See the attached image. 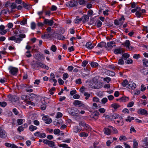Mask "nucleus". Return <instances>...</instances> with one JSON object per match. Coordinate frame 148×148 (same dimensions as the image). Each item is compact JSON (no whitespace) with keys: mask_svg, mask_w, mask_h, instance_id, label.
Masks as SVG:
<instances>
[{"mask_svg":"<svg viewBox=\"0 0 148 148\" xmlns=\"http://www.w3.org/2000/svg\"><path fill=\"white\" fill-rule=\"evenodd\" d=\"M19 37L16 38L15 36H12L8 38V40H14V42L18 43H20L22 40V39L25 37V35L23 34H20L19 35Z\"/></svg>","mask_w":148,"mask_h":148,"instance_id":"obj_1","label":"nucleus"},{"mask_svg":"<svg viewBox=\"0 0 148 148\" xmlns=\"http://www.w3.org/2000/svg\"><path fill=\"white\" fill-rule=\"evenodd\" d=\"M47 30L46 33L44 35L42 36V38H50L53 36L54 34V31L50 27H48L47 29Z\"/></svg>","mask_w":148,"mask_h":148,"instance_id":"obj_2","label":"nucleus"},{"mask_svg":"<svg viewBox=\"0 0 148 148\" xmlns=\"http://www.w3.org/2000/svg\"><path fill=\"white\" fill-rule=\"evenodd\" d=\"M77 4L78 3L77 1L73 0L69 1L66 4V5L68 7V6H69L71 7H75L77 5Z\"/></svg>","mask_w":148,"mask_h":148,"instance_id":"obj_3","label":"nucleus"},{"mask_svg":"<svg viewBox=\"0 0 148 148\" xmlns=\"http://www.w3.org/2000/svg\"><path fill=\"white\" fill-rule=\"evenodd\" d=\"M8 69L11 74L13 75H15L18 71L17 69L11 66L9 67Z\"/></svg>","mask_w":148,"mask_h":148,"instance_id":"obj_4","label":"nucleus"},{"mask_svg":"<svg viewBox=\"0 0 148 148\" xmlns=\"http://www.w3.org/2000/svg\"><path fill=\"white\" fill-rule=\"evenodd\" d=\"M110 116L111 117V120H113L114 119H115L118 118L119 119H121L122 118V117L120 116L116 113L110 114Z\"/></svg>","mask_w":148,"mask_h":148,"instance_id":"obj_5","label":"nucleus"},{"mask_svg":"<svg viewBox=\"0 0 148 148\" xmlns=\"http://www.w3.org/2000/svg\"><path fill=\"white\" fill-rule=\"evenodd\" d=\"M43 23L44 24H48L50 26H51L54 23L53 20H49L47 19H45Z\"/></svg>","mask_w":148,"mask_h":148,"instance_id":"obj_6","label":"nucleus"},{"mask_svg":"<svg viewBox=\"0 0 148 148\" xmlns=\"http://www.w3.org/2000/svg\"><path fill=\"white\" fill-rule=\"evenodd\" d=\"M122 85L123 87H126L127 88H129V86L131 84H130V82H128L127 80V79L124 80L123 82L122 83Z\"/></svg>","mask_w":148,"mask_h":148,"instance_id":"obj_7","label":"nucleus"},{"mask_svg":"<svg viewBox=\"0 0 148 148\" xmlns=\"http://www.w3.org/2000/svg\"><path fill=\"white\" fill-rule=\"evenodd\" d=\"M111 128L108 127V128H104L103 130V131L105 134L109 135L111 133Z\"/></svg>","mask_w":148,"mask_h":148,"instance_id":"obj_8","label":"nucleus"},{"mask_svg":"<svg viewBox=\"0 0 148 148\" xmlns=\"http://www.w3.org/2000/svg\"><path fill=\"white\" fill-rule=\"evenodd\" d=\"M7 134L5 131L3 130L0 129V137L5 138L7 136Z\"/></svg>","mask_w":148,"mask_h":148,"instance_id":"obj_9","label":"nucleus"},{"mask_svg":"<svg viewBox=\"0 0 148 148\" xmlns=\"http://www.w3.org/2000/svg\"><path fill=\"white\" fill-rule=\"evenodd\" d=\"M138 113L141 115H147L148 114L147 111L145 109H140L138 111Z\"/></svg>","mask_w":148,"mask_h":148,"instance_id":"obj_10","label":"nucleus"},{"mask_svg":"<svg viewBox=\"0 0 148 148\" xmlns=\"http://www.w3.org/2000/svg\"><path fill=\"white\" fill-rule=\"evenodd\" d=\"M42 119L45 121V123L47 124H50L52 122L51 119L47 118L46 116L43 117Z\"/></svg>","mask_w":148,"mask_h":148,"instance_id":"obj_11","label":"nucleus"},{"mask_svg":"<svg viewBox=\"0 0 148 148\" xmlns=\"http://www.w3.org/2000/svg\"><path fill=\"white\" fill-rule=\"evenodd\" d=\"M35 58L38 60H40V59L42 58H44L43 55L39 53H37L35 55Z\"/></svg>","mask_w":148,"mask_h":148,"instance_id":"obj_12","label":"nucleus"},{"mask_svg":"<svg viewBox=\"0 0 148 148\" xmlns=\"http://www.w3.org/2000/svg\"><path fill=\"white\" fill-rule=\"evenodd\" d=\"M85 47L88 49H91L94 48V46L92 45V43L89 42H88L86 43V44L85 45Z\"/></svg>","mask_w":148,"mask_h":148,"instance_id":"obj_13","label":"nucleus"},{"mask_svg":"<svg viewBox=\"0 0 148 148\" xmlns=\"http://www.w3.org/2000/svg\"><path fill=\"white\" fill-rule=\"evenodd\" d=\"M115 42L113 41L108 42L107 43V45L109 48H112L113 47L115 46Z\"/></svg>","mask_w":148,"mask_h":148,"instance_id":"obj_14","label":"nucleus"},{"mask_svg":"<svg viewBox=\"0 0 148 148\" xmlns=\"http://www.w3.org/2000/svg\"><path fill=\"white\" fill-rule=\"evenodd\" d=\"M99 115V113L97 111H94L92 113V118L95 119H97Z\"/></svg>","mask_w":148,"mask_h":148,"instance_id":"obj_15","label":"nucleus"},{"mask_svg":"<svg viewBox=\"0 0 148 148\" xmlns=\"http://www.w3.org/2000/svg\"><path fill=\"white\" fill-rule=\"evenodd\" d=\"M130 84H131L129 86V89H134L136 88V85L135 83L132 82L130 81Z\"/></svg>","mask_w":148,"mask_h":148,"instance_id":"obj_16","label":"nucleus"},{"mask_svg":"<svg viewBox=\"0 0 148 148\" xmlns=\"http://www.w3.org/2000/svg\"><path fill=\"white\" fill-rule=\"evenodd\" d=\"M73 104L75 106L78 105L80 106H82V102L81 101L79 100H75L73 103Z\"/></svg>","mask_w":148,"mask_h":148,"instance_id":"obj_17","label":"nucleus"},{"mask_svg":"<svg viewBox=\"0 0 148 148\" xmlns=\"http://www.w3.org/2000/svg\"><path fill=\"white\" fill-rule=\"evenodd\" d=\"M123 45H125V46L128 49H130V42L129 40H126L124 43L123 44Z\"/></svg>","mask_w":148,"mask_h":148,"instance_id":"obj_18","label":"nucleus"},{"mask_svg":"<svg viewBox=\"0 0 148 148\" xmlns=\"http://www.w3.org/2000/svg\"><path fill=\"white\" fill-rule=\"evenodd\" d=\"M130 57V55L127 53H125L122 55V58L125 60H126Z\"/></svg>","mask_w":148,"mask_h":148,"instance_id":"obj_19","label":"nucleus"},{"mask_svg":"<svg viewBox=\"0 0 148 148\" xmlns=\"http://www.w3.org/2000/svg\"><path fill=\"white\" fill-rule=\"evenodd\" d=\"M111 106L115 109H116L120 107V106L119 105L116 103L112 104Z\"/></svg>","mask_w":148,"mask_h":148,"instance_id":"obj_20","label":"nucleus"},{"mask_svg":"<svg viewBox=\"0 0 148 148\" xmlns=\"http://www.w3.org/2000/svg\"><path fill=\"white\" fill-rule=\"evenodd\" d=\"M129 100V98L126 97H123L120 99V100L122 102H125Z\"/></svg>","mask_w":148,"mask_h":148,"instance_id":"obj_21","label":"nucleus"},{"mask_svg":"<svg viewBox=\"0 0 148 148\" xmlns=\"http://www.w3.org/2000/svg\"><path fill=\"white\" fill-rule=\"evenodd\" d=\"M85 129L88 132H89L91 130L90 127L87 124H86L84 127Z\"/></svg>","mask_w":148,"mask_h":148,"instance_id":"obj_22","label":"nucleus"},{"mask_svg":"<svg viewBox=\"0 0 148 148\" xmlns=\"http://www.w3.org/2000/svg\"><path fill=\"white\" fill-rule=\"evenodd\" d=\"M106 45V43L104 42H101L100 43L98 44L97 46L98 47L102 48L105 46Z\"/></svg>","mask_w":148,"mask_h":148,"instance_id":"obj_23","label":"nucleus"},{"mask_svg":"<svg viewBox=\"0 0 148 148\" xmlns=\"http://www.w3.org/2000/svg\"><path fill=\"white\" fill-rule=\"evenodd\" d=\"M65 39V37L61 34H59L57 37V39L58 40H64Z\"/></svg>","mask_w":148,"mask_h":148,"instance_id":"obj_24","label":"nucleus"},{"mask_svg":"<svg viewBox=\"0 0 148 148\" xmlns=\"http://www.w3.org/2000/svg\"><path fill=\"white\" fill-rule=\"evenodd\" d=\"M84 18V20L83 21L84 23L88 21L89 19L88 16L86 15H84L83 17Z\"/></svg>","mask_w":148,"mask_h":148,"instance_id":"obj_25","label":"nucleus"},{"mask_svg":"<svg viewBox=\"0 0 148 148\" xmlns=\"http://www.w3.org/2000/svg\"><path fill=\"white\" fill-rule=\"evenodd\" d=\"M46 107V103L44 101L43 103L41 106L40 108L42 110H45Z\"/></svg>","mask_w":148,"mask_h":148,"instance_id":"obj_26","label":"nucleus"},{"mask_svg":"<svg viewBox=\"0 0 148 148\" xmlns=\"http://www.w3.org/2000/svg\"><path fill=\"white\" fill-rule=\"evenodd\" d=\"M143 147L145 148H148V142L146 140L143 141Z\"/></svg>","mask_w":148,"mask_h":148,"instance_id":"obj_27","label":"nucleus"},{"mask_svg":"<svg viewBox=\"0 0 148 148\" xmlns=\"http://www.w3.org/2000/svg\"><path fill=\"white\" fill-rule=\"evenodd\" d=\"M79 136L81 137H86L88 136V133L85 132H82L80 134Z\"/></svg>","mask_w":148,"mask_h":148,"instance_id":"obj_28","label":"nucleus"},{"mask_svg":"<svg viewBox=\"0 0 148 148\" xmlns=\"http://www.w3.org/2000/svg\"><path fill=\"white\" fill-rule=\"evenodd\" d=\"M74 132L76 133L80 132L81 131L78 126H75L74 128Z\"/></svg>","mask_w":148,"mask_h":148,"instance_id":"obj_29","label":"nucleus"},{"mask_svg":"<svg viewBox=\"0 0 148 148\" xmlns=\"http://www.w3.org/2000/svg\"><path fill=\"white\" fill-rule=\"evenodd\" d=\"M37 129V127H36L34 126L33 125H31L29 127V130L31 131H34Z\"/></svg>","mask_w":148,"mask_h":148,"instance_id":"obj_30","label":"nucleus"},{"mask_svg":"<svg viewBox=\"0 0 148 148\" xmlns=\"http://www.w3.org/2000/svg\"><path fill=\"white\" fill-rule=\"evenodd\" d=\"M91 65L92 67H96L98 65V63L96 62H92L90 64Z\"/></svg>","mask_w":148,"mask_h":148,"instance_id":"obj_31","label":"nucleus"},{"mask_svg":"<svg viewBox=\"0 0 148 148\" xmlns=\"http://www.w3.org/2000/svg\"><path fill=\"white\" fill-rule=\"evenodd\" d=\"M143 64L146 66H148V60H147L145 59H144L143 60Z\"/></svg>","mask_w":148,"mask_h":148,"instance_id":"obj_32","label":"nucleus"},{"mask_svg":"<svg viewBox=\"0 0 148 148\" xmlns=\"http://www.w3.org/2000/svg\"><path fill=\"white\" fill-rule=\"evenodd\" d=\"M84 95L86 96L85 99L86 100L88 99L90 96V95L88 92H85L84 93Z\"/></svg>","mask_w":148,"mask_h":148,"instance_id":"obj_33","label":"nucleus"},{"mask_svg":"<svg viewBox=\"0 0 148 148\" xmlns=\"http://www.w3.org/2000/svg\"><path fill=\"white\" fill-rule=\"evenodd\" d=\"M114 53L116 54L121 53V50L120 49H115L114 51Z\"/></svg>","mask_w":148,"mask_h":148,"instance_id":"obj_34","label":"nucleus"},{"mask_svg":"<svg viewBox=\"0 0 148 148\" xmlns=\"http://www.w3.org/2000/svg\"><path fill=\"white\" fill-rule=\"evenodd\" d=\"M108 127H110V128H111V130H112L113 132L115 134H116L118 132L117 130L114 127H113L112 126H108Z\"/></svg>","mask_w":148,"mask_h":148,"instance_id":"obj_35","label":"nucleus"},{"mask_svg":"<svg viewBox=\"0 0 148 148\" xmlns=\"http://www.w3.org/2000/svg\"><path fill=\"white\" fill-rule=\"evenodd\" d=\"M31 64L32 67L33 68H35L36 66H38L37 64H36V62H35L34 60L32 62H31Z\"/></svg>","mask_w":148,"mask_h":148,"instance_id":"obj_36","label":"nucleus"},{"mask_svg":"<svg viewBox=\"0 0 148 148\" xmlns=\"http://www.w3.org/2000/svg\"><path fill=\"white\" fill-rule=\"evenodd\" d=\"M123 59L122 58L119 59L118 61V63L119 64L122 65L124 64V61Z\"/></svg>","mask_w":148,"mask_h":148,"instance_id":"obj_37","label":"nucleus"},{"mask_svg":"<svg viewBox=\"0 0 148 148\" xmlns=\"http://www.w3.org/2000/svg\"><path fill=\"white\" fill-rule=\"evenodd\" d=\"M48 145L50 147L54 146V142L52 141L49 140Z\"/></svg>","mask_w":148,"mask_h":148,"instance_id":"obj_38","label":"nucleus"},{"mask_svg":"<svg viewBox=\"0 0 148 148\" xmlns=\"http://www.w3.org/2000/svg\"><path fill=\"white\" fill-rule=\"evenodd\" d=\"M36 64H37V65L38 66H38H40L42 68L44 67V64H43L42 63L36 61Z\"/></svg>","mask_w":148,"mask_h":148,"instance_id":"obj_39","label":"nucleus"},{"mask_svg":"<svg viewBox=\"0 0 148 148\" xmlns=\"http://www.w3.org/2000/svg\"><path fill=\"white\" fill-rule=\"evenodd\" d=\"M23 6L25 8L28 9L30 7V6L29 5L27 4V3H25L24 2L23 3Z\"/></svg>","mask_w":148,"mask_h":148,"instance_id":"obj_40","label":"nucleus"},{"mask_svg":"<svg viewBox=\"0 0 148 148\" xmlns=\"http://www.w3.org/2000/svg\"><path fill=\"white\" fill-rule=\"evenodd\" d=\"M102 25V22L100 21L99 20L97 21V24L96 26L98 27H100Z\"/></svg>","mask_w":148,"mask_h":148,"instance_id":"obj_41","label":"nucleus"},{"mask_svg":"<svg viewBox=\"0 0 148 148\" xmlns=\"http://www.w3.org/2000/svg\"><path fill=\"white\" fill-rule=\"evenodd\" d=\"M59 147H64V148H71L68 147V145L65 144H61L59 145Z\"/></svg>","mask_w":148,"mask_h":148,"instance_id":"obj_42","label":"nucleus"},{"mask_svg":"<svg viewBox=\"0 0 148 148\" xmlns=\"http://www.w3.org/2000/svg\"><path fill=\"white\" fill-rule=\"evenodd\" d=\"M138 143L136 140H134L133 143V148H137Z\"/></svg>","mask_w":148,"mask_h":148,"instance_id":"obj_43","label":"nucleus"},{"mask_svg":"<svg viewBox=\"0 0 148 148\" xmlns=\"http://www.w3.org/2000/svg\"><path fill=\"white\" fill-rule=\"evenodd\" d=\"M132 60L130 58H128L127 61L125 62V63L128 64H131L132 63Z\"/></svg>","mask_w":148,"mask_h":148,"instance_id":"obj_44","label":"nucleus"},{"mask_svg":"<svg viewBox=\"0 0 148 148\" xmlns=\"http://www.w3.org/2000/svg\"><path fill=\"white\" fill-rule=\"evenodd\" d=\"M111 80V79L109 77H107L103 78V81H106L107 83H108Z\"/></svg>","mask_w":148,"mask_h":148,"instance_id":"obj_45","label":"nucleus"},{"mask_svg":"<svg viewBox=\"0 0 148 148\" xmlns=\"http://www.w3.org/2000/svg\"><path fill=\"white\" fill-rule=\"evenodd\" d=\"M23 120L21 119H18L17 120V123L18 125H20L23 123Z\"/></svg>","mask_w":148,"mask_h":148,"instance_id":"obj_46","label":"nucleus"},{"mask_svg":"<svg viewBox=\"0 0 148 148\" xmlns=\"http://www.w3.org/2000/svg\"><path fill=\"white\" fill-rule=\"evenodd\" d=\"M12 98L13 99V100L14 101H16L19 100V98L18 97L16 96H14L12 97Z\"/></svg>","mask_w":148,"mask_h":148,"instance_id":"obj_47","label":"nucleus"},{"mask_svg":"<svg viewBox=\"0 0 148 148\" xmlns=\"http://www.w3.org/2000/svg\"><path fill=\"white\" fill-rule=\"evenodd\" d=\"M108 101V99H107L106 98H103L101 100V103L103 104H105Z\"/></svg>","mask_w":148,"mask_h":148,"instance_id":"obj_48","label":"nucleus"},{"mask_svg":"<svg viewBox=\"0 0 148 148\" xmlns=\"http://www.w3.org/2000/svg\"><path fill=\"white\" fill-rule=\"evenodd\" d=\"M51 49L53 52H55L56 51V48L55 45H52L51 47Z\"/></svg>","mask_w":148,"mask_h":148,"instance_id":"obj_49","label":"nucleus"},{"mask_svg":"<svg viewBox=\"0 0 148 148\" xmlns=\"http://www.w3.org/2000/svg\"><path fill=\"white\" fill-rule=\"evenodd\" d=\"M10 7L12 9H14L16 7V4L15 3H13L11 4Z\"/></svg>","mask_w":148,"mask_h":148,"instance_id":"obj_50","label":"nucleus"},{"mask_svg":"<svg viewBox=\"0 0 148 148\" xmlns=\"http://www.w3.org/2000/svg\"><path fill=\"white\" fill-rule=\"evenodd\" d=\"M86 1L84 0H79L78 3L80 5H84L85 4Z\"/></svg>","mask_w":148,"mask_h":148,"instance_id":"obj_51","label":"nucleus"},{"mask_svg":"<svg viewBox=\"0 0 148 148\" xmlns=\"http://www.w3.org/2000/svg\"><path fill=\"white\" fill-rule=\"evenodd\" d=\"M69 113L70 114L73 116H75L77 114V113H76V112H73L72 110L69 111Z\"/></svg>","mask_w":148,"mask_h":148,"instance_id":"obj_52","label":"nucleus"},{"mask_svg":"<svg viewBox=\"0 0 148 148\" xmlns=\"http://www.w3.org/2000/svg\"><path fill=\"white\" fill-rule=\"evenodd\" d=\"M68 77L69 75L67 73H64L63 74V79L64 80H65Z\"/></svg>","mask_w":148,"mask_h":148,"instance_id":"obj_53","label":"nucleus"},{"mask_svg":"<svg viewBox=\"0 0 148 148\" xmlns=\"http://www.w3.org/2000/svg\"><path fill=\"white\" fill-rule=\"evenodd\" d=\"M23 130H24V128L23 127H22V126H19L17 129L18 131L19 132H21V131H23Z\"/></svg>","mask_w":148,"mask_h":148,"instance_id":"obj_54","label":"nucleus"},{"mask_svg":"<svg viewBox=\"0 0 148 148\" xmlns=\"http://www.w3.org/2000/svg\"><path fill=\"white\" fill-rule=\"evenodd\" d=\"M62 114L60 112H58L57 113V115L56 116V118H59L62 117Z\"/></svg>","mask_w":148,"mask_h":148,"instance_id":"obj_55","label":"nucleus"},{"mask_svg":"<svg viewBox=\"0 0 148 148\" xmlns=\"http://www.w3.org/2000/svg\"><path fill=\"white\" fill-rule=\"evenodd\" d=\"M60 130L58 129H55L54 130V133L55 134H58L60 133Z\"/></svg>","mask_w":148,"mask_h":148,"instance_id":"obj_56","label":"nucleus"},{"mask_svg":"<svg viewBox=\"0 0 148 148\" xmlns=\"http://www.w3.org/2000/svg\"><path fill=\"white\" fill-rule=\"evenodd\" d=\"M7 32L6 30H0V34L3 35L5 34Z\"/></svg>","mask_w":148,"mask_h":148,"instance_id":"obj_57","label":"nucleus"},{"mask_svg":"<svg viewBox=\"0 0 148 148\" xmlns=\"http://www.w3.org/2000/svg\"><path fill=\"white\" fill-rule=\"evenodd\" d=\"M127 139L126 138L125 136H121L120 137L119 140H125Z\"/></svg>","mask_w":148,"mask_h":148,"instance_id":"obj_58","label":"nucleus"},{"mask_svg":"<svg viewBox=\"0 0 148 148\" xmlns=\"http://www.w3.org/2000/svg\"><path fill=\"white\" fill-rule=\"evenodd\" d=\"M79 125H80L84 127L86 123L84 121H80L79 122Z\"/></svg>","mask_w":148,"mask_h":148,"instance_id":"obj_59","label":"nucleus"},{"mask_svg":"<svg viewBox=\"0 0 148 148\" xmlns=\"http://www.w3.org/2000/svg\"><path fill=\"white\" fill-rule=\"evenodd\" d=\"M36 27V24L34 22H33L31 23V27L32 29H35Z\"/></svg>","mask_w":148,"mask_h":148,"instance_id":"obj_60","label":"nucleus"},{"mask_svg":"<svg viewBox=\"0 0 148 148\" xmlns=\"http://www.w3.org/2000/svg\"><path fill=\"white\" fill-rule=\"evenodd\" d=\"M146 89V88L145 87V85L144 84H142L141 85L140 90L141 91H144Z\"/></svg>","mask_w":148,"mask_h":148,"instance_id":"obj_61","label":"nucleus"},{"mask_svg":"<svg viewBox=\"0 0 148 148\" xmlns=\"http://www.w3.org/2000/svg\"><path fill=\"white\" fill-rule=\"evenodd\" d=\"M93 101L94 102H97L99 101V99L97 97H95L93 98Z\"/></svg>","mask_w":148,"mask_h":148,"instance_id":"obj_62","label":"nucleus"},{"mask_svg":"<svg viewBox=\"0 0 148 148\" xmlns=\"http://www.w3.org/2000/svg\"><path fill=\"white\" fill-rule=\"evenodd\" d=\"M136 15L139 18L141 16V13L138 11H136Z\"/></svg>","mask_w":148,"mask_h":148,"instance_id":"obj_63","label":"nucleus"},{"mask_svg":"<svg viewBox=\"0 0 148 148\" xmlns=\"http://www.w3.org/2000/svg\"><path fill=\"white\" fill-rule=\"evenodd\" d=\"M57 9V7L55 5H53L51 8V11H54L56 10Z\"/></svg>","mask_w":148,"mask_h":148,"instance_id":"obj_64","label":"nucleus"}]
</instances>
